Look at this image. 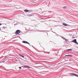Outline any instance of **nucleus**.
<instances>
[{
  "label": "nucleus",
  "mask_w": 78,
  "mask_h": 78,
  "mask_svg": "<svg viewBox=\"0 0 78 78\" xmlns=\"http://www.w3.org/2000/svg\"><path fill=\"white\" fill-rule=\"evenodd\" d=\"M65 56H70L71 57H72V56L71 55H65Z\"/></svg>",
  "instance_id": "obj_7"
},
{
  "label": "nucleus",
  "mask_w": 78,
  "mask_h": 78,
  "mask_svg": "<svg viewBox=\"0 0 78 78\" xmlns=\"http://www.w3.org/2000/svg\"><path fill=\"white\" fill-rule=\"evenodd\" d=\"M66 8V6H65L63 7V9H65V8Z\"/></svg>",
  "instance_id": "obj_12"
},
{
  "label": "nucleus",
  "mask_w": 78,
  "mask_h": 78,
  "mask_svg": "<svg viewBox=\"0 0 78 78\" xmlns=\"http://www.w3.org/2000/svg\"><path fill=\"white\" fill-rule=\"evenodd\" d=\"M22 67H26V68H31L30 67L28 66H22Z\"/></svg>",
  "instance_id": "obj_4"
},
{
  "label": "nucleus",
  "mask_w": 78,
  "mask_h": 78,
  "mask_svg": "<svg viewBox=\"0 0 78 78\" xmlns=\"http://www.w3.org/2000/svg\"><path fill=\"white\" fill-rule=\"evenodd\" d=\"M22 42L23 43H25V44H30L29 43H28L27 41H22Z\"/></svg>",
  "instance_id": "obj_3"
},
{
  "label": "nucleus",
  "mask_w": 78,
  "mask_h": 78,
  "mask_svg": "<svg viewBox=\"0 0 78 78\" xmlns=\"http://www.w3.org/2000/svg\"><path fill=\"white\" fill-rule=\"evenodd\" d=\"M24 12H28L29 11V10H28L25 9L24 10Z\"/></svg>",
  "instance_id": "obj_6"
},
{
  "label": "nucleus",
  "mask_w": 78,
  "mask_h": 78,
  "mask_svg": "<svg viewBox=\"0 0 78 78\" xmlns=\"http://www.w3.org/2000/svg\"><path fill=\"white\" fill-rule=\"evenodd\" d=\"M67 50L68 51H72V49H67Z\"/></svg>",
  "instance_id": "obj_10"
},
{
  "label": "nucleus",
  "mask_w": 78,
  "mask_h": 78,
  "mask_svg": "<svg viewBox=\"0 0 78 78\" xmlns=\"http://www.w3.org/2000/svg\"><path fill=\"white\" fill-rule=\"evenodd\" d=\"M29 16H32V15H29Z\"/></svg>",
  "instance_id": "obj_16"
},
{
  "label": "nucleus",
  "mask_w": 78,
  "mask_h": 78,
  "mask_svg": "<svg viewBox=\"0 0 78 78\" xmlns=\"http://www.w3.org/2000/svg\"><path fill=\"white\" fill-rule=\"evenodd\" d=\"M20 33V30H18L15 32L16 34H19Z\"/></svg>",
  "instance_id": "obj_1"
},
{
  "label": "nucleus",
  "mask_w": 78,
  "mask_h": 78,
  "mask_svg": "<svg viewBox=\"0 0 78 78\" xmlns=\"http://www.w3.org/2000/svg\"><path fill=\"white\" fill-rule=\"evenodd\" d=\"M3 28H5V27H3Z\"/></svg>",
  "instance_id": "obj_14"
},
{
  "label": "nucleus",
  "mask_w": 78,
  "mask_h": 78,
  "mask_svg": "<svg viewBox=\"0 0 78 78\" xmlns=\"http://www.w3.org/2000/svg\"><path fill=\"white\" fill-rule=\"evenodd\" d=\"M2 25V24H1V23H0V25Z\"/></svg>",
  "instance_id": "obj_15"
},
{
  "label": "nucleus",
  "mask_w": 78,
  "mask_h": 78,
  "mask_svg": "<svg viewBox=\"0 0 78 78\" xmlns=\"http://www.w3.org/2000/svg\"><path fill=\"white\" fill-rule=\"evenodd\" d=\"M73 42H74V43H75V44H78V42H76V39H75L73 41H72Z\"/></svg>",
  "instance_id": "obj_2"
},
{
  "label": "nucleus",
  "mask_w": 78,
  "mask_h": 78,
  "mask_svg": "<svg viewBox=\"0 0 78 78\" xmlns=\"http://www.w3.org/2000/svg\"><path fill=\"white\" fill-rule=\"evenodd\" d=\"M63 25H64V26H67V24L66 23H63Z\"/></svg>",
  "instance_id": "obj_8"
},
{
  "label": "nucleus",
  "mask_w": 78,
  "mask_h": 78,
  "mask_svg": "<svg viewBox=\"0 0 78 78\" xmlns=\"http://www.w3.org/2000/svg\"><path fill=\"white\" fill-rule=\"evenodd\" d=\"M19 56H21V57H22V58H24V56L23 55H21L20 54H19Z\"/></svg>",
  "instance_id": "obj_9"
},
{
  "label": "nucleus",
  "mask_w": 78,
  "mask_h": 78,
  "mask_svg": "<svg viewBox=\"0 0 78 78\" xmlns=\"http://www.w3.org/2000/svg\"><path fill=\"white\" fill-rule=\"evenodd\" d=\"M70 75H74L75 76H78L76 75V74H75V73H70Z\"/></svg>",
  "instance_id": "obj_5"
},
{
  "label": "nucleus",
  "mask_w": 78,
  "mask_h": 78,
  "mask_svg": "<svg viewBox=\"0 0 78 78\" xmlns=\"http://www.w3.org/2000/svg\"><path fill=\"white\" fill-rule=\"evenodd\" d=\"M19 69H22V67H19Z\"/></svg>",
  "instance_id": "obj_13"
},
{
  "label": "nucleus",
  "mask_w": 78,
  "mask_h": 78,
  "mask_svg": "<svg viewBox=\"0 0 78 78\" xmlns=\"http://www.w3.org/2000/svg\"><path fill=\"white\" fill-rule=\"evenodd\" d=\"M3 65V63H0V66H1Z\"/></svg>",
  "instance_id": "obj_11"
},
{
  "label": "nucleus",
  "mask_w": 78,
  "mask_h": 78,
  "mask_svg": "<svg viewBox=\"0 0 78 78\" xmlns=\"http://www.w3.org/2000/svg\"><path fill=\"white\" fill-rule=\"evenodd\" d=\"M0 30H1V28L0 27Z\"/></svg>",
  "instance_id": "obj_17"
}]
</instances>
